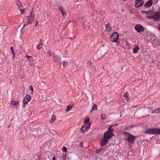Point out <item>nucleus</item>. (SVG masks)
Masks as SVG:
<instances>
[{"mask_svg":"<svg viewBox=\"0 0 160 160\" xmlns=\"http://www.w3.org/2000/svg\"><path fill=\"white\" fill-rule=\"evenodd\" d=\"M147 133L154 134L155 135H160V129L159 128H153L147 129L145 131Z\"/></svg>","mask_w":160,"mask_h":160,"instance_id":"f257e3e1","label":"nucleus"},{"mask_svg":"<svg viewBox=\"0 0 160 160\" xmlns=\"http://www.w3.org/2000/svg\"><path fill=\"white\" fill-rule=\"evenodd\" d=\"M146 17L149 19H153L154 21H157L160 19V12H157L152 16H146Z\"/></svg>","mask_w":160,"mask_h":160,"instance_id":"f03ea898","label":"nucleus"},{"mask_svg":"<svg viewBox=\"0 0 160 160\" xmlns=\"http://www.w3.org/2000/svg\"><path fill=\"white\" fill-rule=\"evenodd\" d=\"M127 137L128 142L131 143H133L136 138V137L128 132H125Z\"/></svg>","mask_w":160,"mask_h":160,"instance_id":"7ed1b4c3","label":"nucleus"},{"mask_svg":"<svg viewBox=\"0 0 160 160\" xmlns=\"http://www.w3.org/2000/svg\"><path fill=\"white\" fill-rule=\"evenodd\" d=\"M110 137L104 134L103 138L101 139L100 142V144L101 146H104L107 142L108 140L110 139Z\"/></svg>","mask_w":160,"mask_h":160,"instance_id":"20e7f679","label":"nucleus"},{"mask_svg":"<svg viewBox=\"0 0 160 160\" xmlns=\"http://www.w3.org/2000/svg\"><path fill=\"white\" fill-rule=\"evenodd\" d=\"M112 127V126L110 125L109 126L108 128V130L104 134L108 136L109 137L111 138L112 136H114V134L112 133V132H114V130L111 128Z\"/></svg>","mask_w":160,"mask_h":160,"instance_id":"39448f33","label":"nucleus"},{"mask_svg":"<svg viewBox=\"0 0 160 160\" xmlns=\"http://www.w3.org/2000/svg\"><path fill=\"white\" fill-rule=\"evenodd\" d=\"M90 123H89L83 126L80 129V132L81 133H84L88 131L90 128Z\"/></svg>","mask_w":160,"mask_h":160,"instance_id":"423d86ee","label":"nucleus"},{"mask_svg":"<svg viewBox=\"0 0 160 160\" xmlns=\"http://www.w3.org/2000/svg\"><path fill=\"white\" fill-rule=\"evenodd\" d=\"M118 38V33L116 32L113 33L110 37V39L112 42H116Z\"/></svg>","mask_w":160,"mask_h":160,"instance_id":"0eeeda50","label":"nucleus"},{"mask_svg":"<svg viewBox=\"0 0 160 160\" xmlns=\"http://www.w3.org/2000/svg\"><path fill=\"white\" fill-rule=\"evenodd\" d=\"M134 28L136 31L139 33L143 32L144 30L143 27L140 24H137L136 25V26L134 27Z\"/></svg>","mask_w":160,"mask_h":160,"instance_id":"6e6552de","label":"nucleus"},{"mask_svg":"<svg viewBox=\"0 0 160 160\" xmlns=\"http://www.w3.org/2000/svg\"><path fill=\"white\" fill-rule=\"evenodd\" d=\"M31 98L30 96L27 95L24 98L23 101V105H22V107H25L26 104L28 103V102L31 100Z\"/></svg>","mask_w":160,"mask_h":160,"instance_id":"1a4fd4ad","label":"nucleus"},{"mask_svg":"<svg viewBox=\"0 0 160 160\" xmlns=\"http://www.w3.org/2000/svg\"><path fill=\"white\" fill-rule=\"evenodd\" d=\"M136 1L135 7L137 8L140 7L143 3V1L142 0H136Z\"/></svg>","mask_w":160,"mask_h":160,"instance_id":"9d476101","label":"nucleus"},{"mask_svg":"<svg viewBox=\"0 0 160 160\" xmlns=\"http://www.w3.org/2000/svg\"><path fill=\"white\" fill-rule=\"evenodd\" d=\"M28 21H29L28 17H25L23 20V24L24 26H27L29 23V22H28Z\"/></svg>","mask_w":160,"mask_h":160,"instance_id":"9b49d317","label":"nucleus"},{"mask_svg":"<svg viewBox=\"0 0 160 160\" xmlns=\"http://www.w3.org/2000/svg\"><path fill=\"white\" fill-rule=\"evenodd\" d=\"M152 0H150L146 3L144 7L146 8L150 7L152 5Z\"/></svg>","mask_w":160,"mask_h":160,"instance_id":"f8f14e48","label":"nucleus"},{"mask_svg":"<svg viewBox=\"0 0 160 160\" xmlns=\"http://www.w3.org/2000/svg\"><path fill=\"white\" fill-rule=\"evenodd\" d=\"M30 17H31V20H30V22H32L34 19V13L33 11H31L30 13Z\"/></svg>","mask_w":160,"mask_h":160,"instance_id":"ddd939ff","label":"nucleus"},{"mask_svg":"<svg viewBox=\"0 0 160 160\" xmlns=\"http://www.w3.org/2000/svg\"><path fill=\"white\" fill-rule=\"evenodd\" d=\"M124 97L126 98V100L127 101H128L130 99L129 94L127 92H126L123 96Z\"/></svg>","mask_w":160,"mask_h":160,"instance_id":"4468645a","label":"nucleus"},{"mask_svg":"<svg viewBox=\"0 0 160 160\" xmlns=\"http://www.w3.org/2000/svg\"><path fill=\"white\" fill-rule=\"evenodd\" d=\"M139 49L138 46H135L133 50V52L134 53H137Z\"/></svg>","mask_w":160,"mask_h":160,"instance_id":"2eb2a0df","label":"nucleus"},{"mask_svg":"<svg viewBox=\"0 0 160 160\" xmlns=\"http://www.w3.org/2000/svg\"><path fill=\"white\" fill-rule=\"evenodd\" d=\"M153 11L152 10H149V11H147L146 12V14L147 15V16H152V14H153Z\"/></svg>","mask_w":160,"mask_h":160,"instance_id":"dca6fc26","label":"nucleus"},{"mask_svg":"<svg viewBox=\"0 0 160 160\" xmlns=\"http://www.w3.org/2000/svg\"><path fill=\"white\" fill-rule=\"evenodd\" d=\"M160 112V108H158L155 110H153L152 113H158Z\"/></svg>","mask_w":160,"mask_h":160,"instance_id":"f3484780","label":"nucleus"},{"mask_svg":"<svg viewBox=\"0 0 160 160\" xmlns=\"http://www.w3.org/2000/svg\"><path fill=\"white\" fill-rule=\"evenodd\" d=\"M40 44L37 46V48L38 49H40L42 48V42L41 40L40 41Z\"/></svg>","mask_w":160,"mask_h":160,"instance_id":"a211bd4d","label":"nucleus"},{"mask_svg":"<svg viewBox=\"0 0 160 160\" xmlns=\"http://www.w3.org/2000/svg\"><path fill=\"white\" fill-rule=\"evenodd\" d=\"M97 109V106L96 104H94L92 106L91 110V112L94 111L96 110Z\"/></svg>","mask_w":160,"mask_h":160,"instance_id":"6ab92c4d","label":"nucleus"},{"mask_svg":"<svg viewBox=\"0 0 160 160\" xmlns=\"http://www.w3.org/2000/svg\"><path fill=\"white\" fill-rule=\"evenodd\" d=\"M19 8V9L20 11L22 13H24L25 12V9L24 8H23V7L22 6H20V7H18Z\"/></svg>","mask_w":160,"mask_h":160,"instance_id":"aec40b11","label":"nucleus"},{"mask_svg":"<svg viewBox=\"0 0 160 160\" xmlns=\"http://www.w3.org/2000/svg\"><path fill=\"white\" fill-rule=\"evenodd\" d=\"M18 104V102H16L15 101H13L11 103V105L12 106L15 105L16 107Z\"/></svg>","mask_w":160,"mask_h":160,"instance_id":"412c9836","label":"nucleus"},{"mask_svg":"<svg viewBox=\"0 0 160 160\" xmlns=\"http://www.w3.org/2000/svg\"><path fill=\"white\" fill-rule=\"evenodd\" d=\"M106 26V30L108 31H110L111 30V28L110 26L109 25V24H107L105 25Z\"/></svg>","mask_w":160,"mask_h":160,"instance_id":"4be33fe9","label":"nucleus"},{"mask_svg":"<svg viewBox=\"0 0 160 160\" xmlns=\"http://www.w3.org/2000/svg\"><path fill=\"white\" fill-rule=\"evenodd\" d=\"M54 60L56 62H58L60 60L58 56H54Z\"/></svg>","mask_w":160,"mask_h":160,"instance_id":"5701e85b","label":"nucleus"},{"mask_svg":"<svg viewBox=\"0 0 160 160\" xmlns=\"http://www.w3.org/2000/svg\"><path fill=\"white\" fill-rule=\"evenodd\" d=\"M56 116L55 115H53L52 116L51 119L50 120L49 122H54L55 120Z\"/></svg>","mask_w":160,"mask_h":160,"instance_id":"b1692460","label":"nucleus"},{"mask_svg":"<svg viewBox=\"0 0 160 160\" xmlns=\"http://www.w3.org/2000/svg\"><path fill=\"white\" fill-rule=\"evenodd\" d=\"M10 49L11 51L12 52V54H13V58H14L15 56V53L14 52V49L12 47H11L10 48Z\"/></svg>","mask_w":160,"mask_h":160,"instance_id":"393cba45","label":"nucleus"},{"mask_svg":"<svg viewBox=\"0 0 160 160\" xmlns=\"http://www.w3.org/2000/svg\"><path fill=\"white\" fill-rule=\"evenodd\" d=\"M62 160H65L66 159V154L63 153L62 155Z\"/></svg>","mask_w":160,"mask_h":160,"instance_id":"a878e982","label":"nucleus"},{"mask_svg":"<svg viewBox=\"0 0 160 160\" xmlns=\"http://www.w3.org/2000/svg\"><path fill=\"white\" fill-rule=\"evenodd\" d=\"M73 106H68L67 107V109L66 110V112H68L69 110H70L73 107Z\"/></svg>","mask_w":160,"mask_h":160,"instance_id":"bb28decb","label":"nucleus"},{"mask_svg":"<svg viewBox=\"0 0 160 160\" xmlns=\"http://www.w3.org/2000/svg\"><path fill=\"white\" fill-rule=\"evenodd\" d=\"M90 119L89 118H88L84 120V123H86L89 121Z\"/></svg>","mask_w":160,"mask_h":160,"instance_id":"cd10ccee","label":"nucleus"},{"mask_svg":"<svg viewBox=\"0 0 160 160\" xmlns=\"http://www.w3.org/2000/svg\"><path fill=\"white\" fill-rule=\"evenodd\" d=\"M28 59L29 61H30L31 62L33 61V58L32 57L29 56H28Z\"/></svg>","mask_w":160,"mask_h":160,"instance_id":"c85d7f7f","label":"nucleus"},{"mask_svg":"<svg viewBox=\"0 0 160 160\" xmlns=\"http://www.w3.org/2000/svg\"><path fill=\"white\" fill-rule=\"evenodd\" d=\"M15 2L16 4L18 5V7H19L20 3V2L18 0H15Z\"/></svg>","mask_w":160,"mask_h":160,"instance_id":"c756f323","label":"nucleus"},{"mask_svg":"<svg viewBox=\"0 0 160 160\" xmlns=\"http://www.w3.org/2000/svg\"><path fill=\"white\" fill-rule=\"evenodd\" d=\"M101 118L102 119L104 120L106 118V116L105 114H102L101 115Z\"/></svg>","mask_w":160,"mask_h":160,"instance_id":"7c9ffc66","label":"nucleus"},{"mask_svg":"<svg viewBox=\"0 0 160 160\" xmlns=\"http://www.w3.org/2000/svg\"><path fill=\"white\" fill-rule=\"evenodd\" d=\"M62 150L64 152H65L66 153V151L67 150V148L65 147H63L62 148Z\"/></svg>","mask_w":160,"mask_h":160,"instance_id":"2f4dec72","label":"nucleus"},{"mask_svg":"<svg viewBox=\"0 0 160 160\" xmlns=\"http://www.w3.org/2000/svg\"><path fill=\"white\" fill-rule=\"evenodd\" d=\"M48 54L49 56L50 57L52 55V53L50 50H48Z\"/></svg>","mask_w":160,"mask_h":160,"instance_id":"473e14b6","label":"nucleus"},{"mask_svg":"<svg viewBox=\"0 0 160 160\" xmlns=\"http://www.w3.org/2000/svg\"><path fill=\"white\" fill-rule=\"evenodd\" d=\"M103 151V149H99L96 152V154H98L99 152H101V151Z\"/></svg>","mask_w":160,"mask_h":160,"instance_id":"72a5a7b5","label":"nucleus"},{"mask_svg":"<svg viewBox=\"0 0 160 160\" xmlns=\"http://www.w3.org/2000/svg\"><path fill=\"white\" fill-rule=\"evenodd\" d=\"M29 89L32 91V93H33V88L32 86H30L29 87Z\"/></svg>","mask_w":160,"mask_h":160,"instance_id":"f704fd0d","label":"nucleus"},{"mask_svg":"<svg viewBox=\"0 0 160 160\" xmlns=\"http://www.w3.org/2000/svg\"><path fill=\"white\" fill-rule=\"evenodd\" d=\"M68 64V62H67L64 61L63 62L62 65L63 67H64L66 65H67Z\"/></svg>","mask_w":160,"mask_h":160,"instance_id":"c9c22d12","label":"nucleus"},{"mask_svg":"<svg viewBox=\"0 0 160 160\" xmlns=\"http://www.w3.org/2000/svg\"><path fill=\"white\" fill-rule=\"evenodd\" d=\"M59 10L60 11V12L63 11V7L61 6H60L59 8Z\"/></svg>","mask_w":160,"mask_h":160,"instance_id":"e433bc0d","label":"nucleus"},{"mask_svg":"<svg viewBox=\"0 0 160 160\" xmlns=\"http://www.w3.org/2000/svg\"><path fill=\"white\" fill-rule=\"evenodd\" d=\"M61 12L62 13V15L63 16H64V15H65V12H64V10H63V11H61Z\"/></svg>","mask_w":160,"mask_h":160,"instance_id":"4c0bfd02","label":"nucleus"},{"mask_svg":"<svg viewBox=\"0 0 160 160\" xmlns=\"http://www.w3.org/2000/svg\"><path fill=\"white\" fill-rule=\"evenodd\" d=\"M130 129V126H127L126 127V129L129 130Z\"/></svg>","mask_w":160,"mask_h":160,"instance_id":"58836bf2","label":"nucleus"},{"mask_svg":"<svg viewBox=\"0 0 160 160\" xmlns=\"http://www.w3.org/2000/svg\"><path fill=\"white\" fill-rule=\"evenodd\" d=\"M28 20H29V21H28V22H29V23H31L32 22H30V20H31V17H28Z\"/></svg>","mask_w":160,"mask_h":160,"instance_id":"ea45409f","label":"nucleus"},{"mask_svg":"<svg viewBox=\"0 0 160 160\" xmlns=\"http://www.w3.org/2000/svg\"><path fill=\"white\" fill-rule=\"evenodd\" d=\"M146 11H141L142 12L143 14H146Z\"/></svg>","mask_w":160,"mask_h":160,"instance_id":"a19ab883","label":"nucleus"},{"mask_svg":"<svg viewBox=\"0 0 160 160\" xmlns=\"http://www.w3.org/2000/svg\"><path fill=\"white\" fill-rule=\"evenodd\" d=\"M158 28L160 30V24L158 25Z\"/></svg>","mask_w":160,"mask_h":160,"instance_id":"79ce46f5","label":"nucleus"},{"mask_svg":"<svg viewBox=\"0 0 160 160\" xmlns=\"http://www.w3.org/2000/svg\"><path fill=\"white\" fill-rule=\"evenodd\" d=\"M80 146L81 147H82V143H80Z\"/></svg>","mask_w":160,"mask_h":160,"instance_id":"37998d69","label":"nucleus"},{"mask_svg":"<svg viewBox=\"0 0 160 160\" xmlns=\"http://www.w3.org/2000/svg\"><path fill=\"white\" fill-rule=\"evenodd\" d=\"M52 159L53 160H55V157H53Z\"/></svg>","mask_w":160,"mask_h":160,"instance_id":"c03bdc74","label":"nucleus"}]
</instances>
